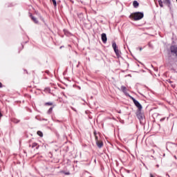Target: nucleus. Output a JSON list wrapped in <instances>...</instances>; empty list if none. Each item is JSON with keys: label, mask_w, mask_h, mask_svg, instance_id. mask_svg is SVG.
<instances>
[{"label": "nucleus", "mask_w": 177, "mask_h": 177, "mask_svg": "<svg viewBox=\"0 0 177 177\" xmlns=\"http://www.w3.org/2000/svg\"><path fill=\"white\" fill-rule=\"evenodd\" d=\"M145 15L143 14V12H136L131 13L129 15V19L133 20L134 21H138V20H142V19H143Z\"/></svg>", "instance_id": "1"}, {"label": "nucleus", "mask_w": 177, "mask_h": 177, "mask_svg": "<svg viewBox=\"0 0 177 177\" xmlns=\"http://www.w3.org/2000/svg\"><path fill=\"white\" fill-rule=\"evenodd\" d=\"M112 48H113L118 59H120V57H121V51H120V50H118V47L117 46V44L115 43V41L112 42Z\"/></svg>", "instance_id": "2"}, {"label": "nucleus", "mask_w": 177, "mask_h": 177, "mask_svg": "<svg viewBox=\"0 0 177 177\" xmlns=\"http://www.w3.org/2000/svg\"><path fill=\"white\" fill-rule=\"evenodd\" d=\"M112 48H113L118 59H120V57H121V51H120V50H118V47L117 46V44L115 43V41L112 42Z\"/></svg>", "instance_id": "3"}, {"label": "nucleus", "mask_w": 177, "mask_h": 177, "mask_svg": "<svg viewBox=\"0 0 177 177\" xmlns=\"http://www.w3.org/2000/svg\"><path fill=\"white\" fill-rule=\"evenodd\" d=\"M137 118L139 119L140 122L143 121V118H145V114L142 113V109H138L136 111Z\"/></svg>", "instance_id": "4"}, {"label": "nucleus", "mask_w": 177, "mask_h": 177, "mask_svg": "<svg viewBox=\"0 0 177 177\" xmlns=\"http://www.w3.org/2000/svg\"><path fill=\"white\" fill-rule=\"evenodd\" d=\"M132 100L135 104V106H136L138 107V110H142V104H140V103H139L138 102V100H136L135 98L132 97Z\"/></svg>", "instance_id": "5"}, {"label": "nucleus", "mask_w": 177, "mask_h": 177, "mask_svg": "<svg viewBox=\"0 0 177 177\" xmlns=\"http://www.w3.org/2000/svg\"><path fill=\"white\" fill-rule=\"evenodd\" d=\"M101 38H102V41L103 44H106V42H107V35H106V33H102L101 35Z\"/></svg>", "instance_id": "6"}, {"label": "nucleus", "mask_w": 177, "mask_h": 177, "mask_svg": "<svg viewBox=\"0 0 177 177\" xmlns=\"http://www.w3.org/2000/svg\"><path fill=\"white\" fill-rule=\"evenodd\" d=\"M96 145L99 149H102V147H103V142L102 141H97Z\"/></svg>", "instance_id": "7"}, {"label": "nucleus", "mask_w": 177, "mask_h": 177, "mask_svg": "<svg viewBox=\"0 0 177 177\" xmlns=\"http://www.w3.org/2000/svg\"><path fill=\"white\" fill-rule=\"evenodd\" d=\"M30 17H31L32 21H34V23H35V24H38V20H37V18H35V17L30 15Z\"/></svg>", "instance_id": "8"}, {"label": "nucleus", "mask_w": 177, "mask_h": 177, "mask_svg": "<svg viewBox=\"0 0 177 177\" xmlns=\"http://www.w3.org/2000/svg\"><path fill=\"white\" fill-rule=\"evenodd\" d=\"M133 8H138L139 7V3L138 2V1H134L133 2Z\"/></svg>", "instance_id": "9"}, {"label": "nucleus", "mask_w": 177, "mask_h": 177, "mask_svg": "<svg viewBox=\"0 0 177 177\" xmlns=\"http://www.w3.org/2000/svg\"><path fill=\"white\" fill-rule=\"evenodd\" d=\"M45 106H50V107H55V105L53 104V102H46Z\"/></svg>", "instance_id": "10"}, {"label": "nucleus", "mask_w": 177, "mask_h": 177, "mask_svg": "<svg viewBox=\"0 0 177 177\" xmlns=\"http://www.w3.org/2000/svg\"><path fill=\"white\" fill-rule=\"evenodd\" d=\"M55 106H50L47 111V114H52V111H53V109Z\"/></svg>", "instance_id": "11"}, {"label": "nucleus", "mask_w": 177, "mask_h": 177, "mask_svg": "<svg viewBox=\"0 0 177 177\" xmlns=\"http://www.w3.org/2000/svg\"><path fill=\"white\" fill-rule=\"evenodd\" d=\"M121 91H122L124 92V93H126V92H127V87H125L124 86H121Z\"/></svg>", "instance_id": "12"}, {"label": "nucleus", "mask_w": 177, "mask_h": 177, "mask_svg": "<svg viewBox=\"0 0 177 177\" xmlns=\"http://www.w3.org/2000/svg\"><path fill=\"white\" fill-rule=\"evenodd\" d=\"M12 122L15 124H19V122H20V120L15 118V119L12 120Z\"/></svg>", "instance_id": "13"}, {"label": "nucleus", "mask_w": 177, "mask_h": 177, "mask_svg": "<svg viewBox=\"0 0 177 177\" xmlns=\"http://www.w3.org/2000/svg\"><path fill=\"white\" fill-rule=\"evenodd\" d=\"M158 4H159V6H160V8H164V4H163L162 0H159V1H158Z\"/></svg>", "instance_id": "14"}, {"label": "nucleus", "mask_w": 177, "mask_h": 177, "mask_svg": "<svg viewBox=\"0 0 177 177\" xmlns=\"http://www.w3.org/2000/svg\"><path fill=\"white\" fill-rule=\"evenodd\" d=\"M37 135L40 136V138H42V136H44V133L41 131H37Z\"/></svg>", "instance_id": "15"}, {"label": "nucleus", "mask_w": 177, "mask_h": 177, "mask_svg": "<svg viewBox=\"0 0 177 177\" xmlns=\"http://www.w3.org/2000/svg\"><path fill=\"white\" fill-rule=\"evenodd\" d=\"M94 136L95 142H99V138H97V136H96V131H94Z\"/></svg>", "instance_id": "16"}, {"label": "nucleus", "mask_w": 177, "mask_h": 177, "mask_svg": "<svg viewBox=\"0 0 177 177\" xmlns=\"http://www.w3.org/2000/svg\"><path fill=\"white\" fill-rule=\"evenodd\" d=\"M53 6H55V8H56V6H57V3L56 2V0H51Z\"/></svg>", "instance_id": "17"}, {"label": "nucleus", "mask_w": 177, "mask_h": 177, "mask_svg": "<svg viewBox=\"0 0 177 177\" xmlns=\"http://www.w3.org/2000/svg\"><path fill=\"white\" fill-rule=\"evenodd\" d=\"M167 5H171V0H165Z\"/></svg>", "instance_id": "18"}, {"label": "nucleus", "mask_w": 177, "mask_h": 177, "mask_svg": "<svg viewBox=\"0 0 177 177\" xmlns=\"http://www.w3.org/2000/svg\"><path fill=\"white\" fill-rule=\"evenodd\" d=\"M37 145H38V144H37L36 142L32 143V148L34 149V147H37Z\"/></svg>", "instance_id": "19"}, {"label": "nucleus", "mask_w": 177, "mask_h": 177, "mask_svg": "<svg viewBox=\"0 0 177 177\" xmlns=\"http://www.w3.org/2000/svg\"><path fill=\"white\" fill-rule=\"evenodd\" d=\"M45 91H46V92H48V93H50V88L47 87V88H46Z\"/></svg>", "instance_id": "20"}, {"label": "nucleus", "mask_w": 177, "mask_h": 177, "mask_svg": "<svg viewBox=\"0 0 177 177\" xmlns=\"http://www.w3.org/2000/svg\"><path fill=\"white\" fill-rule=\"evenodd\" d=\"M62 174L64 175H70V171L66 172V171H62Z\"/></svg>", "instance_id": "21"}, {"label": "nucleus", "mask_w": 177, "mask_h": 177, "mask_svg": "<svg viewBox=\"0 0 177 177\" xmlns=\"http://www.w3.org/2000/svg\"><path fill=\"white\" fill-rule=\"evenodd\" d=\"M46 74H48L49 75V74H50V72H49V71H46Z\"/></svg>", "instance_id": "22"}, {"label": "nucleus", "mask_w": 177, "mask_h": 177, "mask_svg": "<svg viewBox=\"0 0 177 177\" xmlns=\"http://www.w3.org/2000/svg\"><path fill=\"white\" fill-rule=\"evenodd\" d=\"M165 120V118H162L160 119V122H162V121H164Z\"/></svg>", "instance_id": "23"}, {"label": "nucleus", "mask_w": 177, "mask_h": 177, "mask_svg": "<svg viewBox=\"0 0 177 177\" xmlns=\"http://www.w3.org/2000/svg\"><path fill=\"white\" fill-rule=\"evenodd\" d=\"M0 88H2V83L0 82Z\"/></svg>", "instance_id": "24"}, {"label": "nucleus", "mask_w": 177, "mask_h": 177, "mask_svg": "<svg viewBox=\"0 0 177 177\" xmlns=\"http://www.w3.org/2000/svg\"><path fill=\"white\" fill-rule=\"evenodd\" d=\"M63 95H64V97H67V95L66 94L63 93Z\"/></svg>", "instance_id": "25"}, {"label": "nucleus", "mask_w": 177, "mask_h": 177, "mask_svg": "<svg viewBox=\"0 0 177 177\" xmlns=\"http://www.w3.org/2000/svg\"><path fill=\"white\" fill-rule=\"evenodd\" d=\"M62 48H63V46H61V47H60V49H62Z\"/></svg>", "instance_id": "26"}, {"label": "nucleus", "mask_w": 177, "mask_h": 177, "mask_svg": "<svg viewBox=\"0 0 177 177\" xmlns=\"http://www.w3.org/2000/svg\"><path fill=\"white\" fill-rule=\"evenodd\" d=\"M140 50H142V48H140Z\"/></svg>", "instance_id": "27"}]
</instances>
